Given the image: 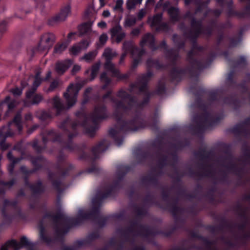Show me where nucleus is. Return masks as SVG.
<instances>
[{"label": "nucleus", "instance_id": "4c0bfd02", "mask_svg": "<svg viewBox=\"0 0 250 250\" xmlns=\"http://www.w3.org/2000/svg\"><path fill=\"white\" fill-rule=\"evenodd\" d=\"M167 156H163L158 161V165L161 167H163L167 165Z\"/></svg>", "mask_w": 250, "mask_h": 250}, {"label": "nucleus", "instance_id": "a19ab883", "mask_svg": "<svg viewBox=\"0 0 250 250\" xmlns=\"http://www.w3.org/2000/svg\"><path fill=\"white\" fill-rule=\"evenodd\" d=\"M20 162V159H17L16 161L11 162V163L7 166V170L10 174L13 173L15 166Z\"/></svg>", "mask_w": 250, "mask_h": 250}, {"label": "nucleus", "instance_id": "20e7f679", "mask_svg": "<svg viewBox=\"0 0 250 250\" xmlns=\"http://www.w3.org/2000/svg\"><path fill=\"white\" fill-rule=\"evenodd\" d=\"M191 236L202 241V244L201 246L195 247L197 250H218L216 248L213 247L216 244L215 241H211L207 237L202 236L194 232L192 233ZM223 242L228 247V248L225 250H230V249L238 248V245L237 243H233L230 240L223 241Z\"/></svg>", "mask_w": 250, "mask_h": 250}, {"label": "nucleus", "instance_id": "c9c22d12", "mask_svg": "<svg viewBox=\"0 0 250 250\" xmlns=\"http://www.w3.org/2000/svg\"><path fill=\"white\" fill-rule=\"evenodd\" d=\"M248 223L249 221H242L241 223L235 224L234 227H237L239 231L244 232Z\"/></svg>", "mask_w": 250, "mask_h": 250}, {"label": "nucleus", "instance_id": "37998d69", "mask_svg": "<svg viewBox=\"0 0 250 250\" xmlns=\"http://www.w3.org/2000/svg\"><path fill=\"white\" fill-rule=\"evenodd\" d=\"M66 48V45L65 43H62L57 45L55 48V51L57 53H61Z\"/></svg>", "mask_w": 250, "mask_h": 250}, {"label": "nucleus", "instance_id": "5fc2aeb1", "mask_svg": "<svg viewBox=\"0 0 250 250\" xmlns=\"http://www.w3.org/2000/svg\"><path fill=\"white\" fill-rule=\"evenodd\" d=\"M11 92L15 96H19L21 94L22 90L19 88H16L12 90Z\"/></svg>", "mask_w": 250, "mask_h": 250}, {"label": "nucleus", "instance_id": "ddd939ff", "mask_svg": "<svg viewBox=\"0 0 250 250\" xmlns=\"http://www.w3.org/2000/svg\"><path fill=\"white\" fill-rule=\"evenodd\" d=\"M71 13V7L67 5L61 10L60 14L53 18L49 21V24L53 25L56 23L64 21Z\"/></svg>", "mask_w": 250, "mask_h": 250}, {"label": "nucleus", "instance_id": "774afa93", "mask_svg": "<svg viewBox=\"0 0 250 250\" xmlns=\"http://www.w3.org/2000/svg\"><path fill=\"white\" fill-rule=\"evenodd\" d=\"M244 155L250 158V149H247L244 152Z\"/></svg>", "mask_w": 250, "mask_h": 250}, {"label": "nucleus", "instance_id": "bb28decb", "mask_svg": "<svg viewBox=\"0 0 250 250\" xmlns=\"http://www.w3.org/2000/svg\"><path fill=\"white\" fill-rule=\"evenodd\" d=\"M162 17V15L161 14H157L152 18H150L148 19V22L151 26L157 25L160 23Z\"/></svg>", "mask_w": 250, "mask_h": 250}, {"label": "nucleus", "instance_id": "c756f323", "mask_svg": "<svg viewBox=\"0 0 250 250\" xmlns=\"http://www.w3.org/2000/svg\"><path fill=\"white\" fill-rule=\"evenodd\" d=\"M197 155L201 157L203 159H210L213 155L212 151L206 152L204 149L201 150L197 153Z\"/></svg>", "mask_w": 250, "mask_h": 250}, {"label": "nucleus", "instance_id": "9b49d317", "mask_svg": "<svg viewBox=\"0 0 250 250\" xmlns=\"http://www.w3.org/2000/svg\"><path fill=\"white\" fill-rule=\"evenodd\" d=\"M153 197L151 195H147L145 199L144 205H133V210L134 213L136 214L137 217H143L147 215L148 213V208L146 206V205L152 204V201H153Z\"/></svg>", "mask_w": 250, "mask_h": 250}, {"label": "nucleus", "instance_id": "a878e982", "mask_svg": "<svg viewBox=\"0 0 250 250\" xmlns=\"http://www.w3.org/2000/svg\"><path fill=\"white\" fill-rule=\"evenodd\" d=\"M48 142H33L32 144L33 148L37 152H42L44 151L46 146V143Z\"/></svg>", "mask_w": 250, "mask_h": 250}, {"label": "nucleus", "instance_id": "5701e85b", "mask_svg": "<svg viewBox=\"0 0 250 250\" xmlns=\"http://www.w3.org/2000/svg\"><path fill=\"white\" fill-rule=\"evenodd\" d=\"M30 80H34L33 83V88L31 91H29L26 93L27 98H30L33 94L35 90L39 86L41 83V79L39 74H37L35 78L31 77L29 78Z\"/></svg>", "mask_w": 250, "mask_h": 250}, {"label": "nucleus", "instance_id": "72a5a7b5", "mask_svg": "<svg viewBox=\"0 0 250 250\" xmlns=\"http://www.w3.org/2000/svg\"><path fill=\"white\" fill-rule=\"evenodd\" d=\"M10 99V97L7 96L5 98L4 101L1 103L2 104H7L9 111L12 110L16 105V103L15 101L9 102Z\"/></svg>", "mask_w": 250, "mask_h": 250}, {"label": "nucleus", "instance_id": "b1692460", "mask_svg": "<svg viewBox=\"0 0 250 250\" xmlns=\"http://www.w3.org/2000/svg\"><path fill=\"white\" fill-rule=\"evenodd\" d=\"M153 145H157L158 144L159 145H162L163 143L165 142H153ZM168 143H173L171 145L174 146L176 151H179L183 149V146L185 145H188L190 142H167Z\"/></svg>", "mask_w": 250, "mask_h": 250}, {"label": "nucleus", "instance_id": "f3484780", "mask_svg": "<svg viewBox=\"0 0 250 250\" xmlns=\"http://www.w3.org/2000/svg\"><path fill=\"white\" fill-rule=\"evenodd\" d=\"M231 224L226 220H223L221 224L218 226H208L206 229L209 230L211 233H215L218 231L223 230L225 229H231Z\"/></svg>", "mask_w": 250, "mask_h": 250}, {"label": "nucleus", "instance_id": "e433bc0d", "mask_svg": "<svg viewBox=\"0 0 250 250\" xmlns=\"http://www.w3.org/2000/svg\"><path fill=\"white\" fill-rule=\"evenodd\" d=\"M100 63H98L95 65H93L91 69V77L92 79H93L96 76L97 72L100 68Z\"/></svg>", "mask_w": 250, "mask_h": 250}, {"label": "nucleus", "instance_id": "ea45409f", "mask_svg": "<svg viewBox=\"0 0 250 250\" xmlns=\"http://www.w3.org/2000/svg\"><path fill=\"white\" fill-rule=\"evenodd\" d=\"M16 182L15 179H12L10 181L4 182L3 181H0V184L5 187H7L9 188H11Z\"/></svg>", "mask_w": 250, "mask_h": 250}, {"label": "nucleus", "instance_id": "79ce46f5", "mask_svg": "<svg viewBox=\"0 0 250 250\" xmlns=\"http://www.w3.org/2000/svg\"><path fill=\"white\" fill-rule=\"evenodd\" d=\"M104 112V108H99L97 107L95 109V114L96 116L98 119L103 118V116H102V114Z\"/></svg>", "mask_w": 250, "mask_h": 250}, {"label": "nucleus", "instance_id": "4d7b16f0", "mask_svg": "<svg viewBox=\"0 0 250 250\" xmlns=\"http://www.w3.org/2000/svg\"><path fill=\"white\" fill-rule=\"evenodd\" d=\"M58 85V82L57 81H54L51 84L50 88H49V91H52L54 90L57 86Z\"/></svg>", "mask_w": 250, "mask_h": 250}, {"label": "nucleus", "instance_id": "e2e57ef3", "mask_svg": "<svg viewBox=\"0 0 250 250\" xmlns=\"http://www.w3.org/2000/svg\"><path fill=\"white\" fill-rule=\"evenodd\" d=\"M81 69V67L80 66L78 65H75L73 67V69H72V72L73 73H76L77 72L79 71Z\"/></svg>", "mask_w": 250, "mask_h": 250}, {"label": "nucleus", "instance_id": "dca6fc26", "mask_svg": "<svg viewBox=\"0 0 250 250\" xmlns=\"http://www.w3.org/2000/svg\"><path fill=\"white\" fill-rule=\"evenodd\" d=\"M111 38L117 42H120L125 36L120 26H116L110 30Z\"/></svg>", "mask_w": 250, "mask_h": 250}, {"label": "nucleus", "instance_id": "58836bf2", "mask_svg": "<svg viewBox=\"0 0 250 250\" xmlns=\"http://www.w3.org/2000/svg\"><path fill=\"white\" fill-rule=\"evenodd\" d=\"M240 212L239 213V217L242 220V221H249L248 217L247 215V210L245 209H241Z\"/></svg>", "mask_w": 250, "mask_h": 250}, {"label": "nucleus", "instance_id": "6e6552de", "mask_svg": "<svg viewBox=\"0 0 250 250\" xmlns=\"http://www.w3.org/2000/svg\"><path fill=\"white\" fill-rule=\"evenodd\" d=\"M133 154L139 164L142 163L152 158L151 149L141 146L134 147L133 149Z\"/></svg>", "mask_w": 250, "mask_h": 250}, {"label": "nucleus", "instance_id": "6ab92c4d", "mask_svg": "<svg viewBox=\"0 0 250 250\" xmlns=\"http://www.w3.org/2000/svg\"><path fill=\"white\" fill-rule=\"evenodd\" d=\"M89 42L86 41H83L82 42L74 45L72 46L70 52L73 55H77L82 50L85 49L89 46Z\"/></svg>", "mask_w": 250, "mask_h": 250}, {"label": "nucleus", "instance_id": "49530a36", "mask_svg": "<svg viewBox=\"0 0 250 250\" xmlns=\"http://www.w3.org/2000/svg\"><path fill=\"white\" fill-rule=\"evenodd\" d=\"M23 142H18V143L14 146L13 149L17 150L22 154L24 152V149L22 148V143Z\"/></svg>", "mask_w": 250, "mask_h": 250}, {"label": "nucleus", "instance_id": "bf43d9fd", "mask_svg": "<svg viewBox=\"0 0 250 250\" xmlns=\"http://www.w3.org/2000/svg\"><path fill=\"white\" fill-rule=\"evenodd\" d=\"M20 170H21V172L24 174V175H28V169L26 168V166H21L20 167Z\"/></svg>", "mask_w": 250, "mask_h": 250}, {"label": "nucleus", "instance_id": "2f4dec72", "mask_svg": "<svg viewBox=\"0 0 250 250\" xmlns=\"http://www.w3.org/2000/svg\"><path fill=\"white\" fill-rule=\"evenodd\" d=\"M154 41V37L150 34H146L143 38L141 44L144 45L145 44H151Z\"/></svg>", "mask_w": 250, "mask_h": 250}, {"label": "nucleus", "instance_id": "f03ea898", "mask_svg": "<svg viewBox=\"0 0 250 250\" xmlns=\"http://www.w3.org/2000/svg\"><path fill=\"white\" fill-rule=\"evenodd\" d=\"M60 146H62V143L65 142H58ZM67 144L63 148V149H66L70 152L77 151L82 152V155L79 157L80 160L91 162L92 166L80 172V174H93L97 175L101 173L102 169L98 167L94 161L99 159L104 152L109 148H119L124 143V142H98V143L90 150V154H87L86 152L87 147L85 145L78 146L76 145L75 142H66Z\"/></svg>", "mask_w": 250, "mask_h": 250}, {"label": "nucleus", "instance_id": "7c9ffc66", "mask_svg": "<svg viewBox=\"0 0 250 250\" xmlns=\"http://www.w3.org/2000/svg\"><path fill=\"white\" fill-rule=\"evenodd\" d=\"M97 54V51H94L89 52L81 58V60H84L86 62H88L94 59Z\"/></svg>", "mask_w": 250, "mask_h": 250}, {"label": "nucleus", "instance_id": "4be33fe9", "mask_svg": "<svg viewBox=\"0 0 250 250\" xmlns=\"http://www.w3.org/2000/svg\"><path fill=\"white\" fill-rule=\"evenodd\" d=\"M211 174V170L205 165H202L199 168V171L194 174H192V177L199 176L200 178L210 176Z\"/></svg>", "mask_w": 250, "mask_h": 250}, {"label": "nucleus", "instance_id": "f257e3e1", "mask_svg": "<svg viewBox=\"0 0 250 250\" xmlns=\"http://www.w3.org/2000/svg\"><path fill=\"white\" fill-rule=\"evenodd\" d=\"M69 167L63 171L62 167L58 166V171L56 173L48 172V178L51 181L53 187L58 191L57 205L59 212L54 215L47 212L44 214L43 219L46 218H51L54 225L55 238H52L45 235L44 228L42 225L41 227L40 238L47 246H51L57 242L63 243L65 235L72 227L79 226L87 220H92L96 222V225L100 228L104 227L109 219L108 216H104L100 213L101 207L104 200L114 196L124 185V178L125 175L131 170L130 166L119 165L116 167L115 174V180L113 183L108 181L102 183L98 188L96 195L92 199V207L90 210L80 208L78 214L76 217H70L65 214L62 208L61 204V195L68 186L62 183L64 178L68 175Z\"/></svg>", "mask_w": 250, "mask_h": 250}, {"label": "nucleus", "instance_id": "6e6d98bb", "mask_svg": "<svg viewBox=\"0 0 250 250\" xmlns=\"http://www.w3.org/2000/svg\"><path fill=\"white\" fill-rule=\"evenodd\" d=\"M28 178H29V175H24L23 179L24 181L25 186H28L29 188H30V185H32V184H31L29 183Z\"/></svg>", "mask_w": 250, "mask_h": 250}, {"label": "nucleus", "instance_id": "cd10ccee", "mask_svg": "<svg viewBox=\"0 0 250 250\" xmlns=\"http://www.w3.org/2000/svg\"><path fill=\"white\" fill-rule=\"evenodd\" d=\"M237 240L242 243V245L246 246L247 242L250 239V231L249 233H244L242 235L237 236Z\"/></svg>", "mask_w": 250, "mask_h": 250}, {"label": "nucleus", "instance_id": "13d9d810", "mask_svg": "<svg viewBox=\"0 0 250 250\" xmlns=\"http://www.w3.org/2000/svg\"><path fill=\"white\" fill-rule=\"evenodd\" d=\"M169 196V192L168 191L163 190L162 192V197L164 201H167Z\"/></svg>", "mask_w": 250, "mask_h": 250}, {"label": "nucleus", "instance_id": "c03bdc74", "mask_svg": "<svg viewBox=\"0 0 250 250\" xmlns=\"http://www.w3.org/2000/svg\"><path fill=\"white\" fill-rule=\"evenodd\" d=\"M124 1L123 0H117L116 3V5L114 8L115 10H119L120 11H123L122 6L123 4Z\"/></svg>", "mask_w": 250, "mask_h": 250}, {"label": "nucleus", "instance_id": "680f3d73", "mask_svg": "<svg viewBox=\"0 0 250 250\" xmlns=\"http://www.w3.org/2000/svg\"><path fill=\"white\" fill-rule=\"evenodd\" d=\"M227 167L229 169L231 170H235L237 168L236 165L233 163L230 164Z\"/></svg>", "mask_w": 250, "mask_h": 250}, {"label": "nucleus", "instance_id": "39448f33", "mask_svg": "<svg viewBox=\"0 0 250 250\" xmlns=\"http://www.w3.org/2000/svg\"><path fill=\"white\" fill-rule=\"evenodd\" d=\"M100 236V232L95 230L90 233L85 239L78 240L74 242L72 246H64L62 248V250H77L83 246L90 245L96 239Z\"/></svg>", "mask_w": 250, "mask_h": 250}, {"label": "nucleus", "instance_id": "09e8293b", "mask_svg": "<svg viewBox=\"0 0 250 250\" xmlns=\"http://www.w3.org/2000/svg\"><path fill=\"white\" fill-rule=\"evenodd\" d=\"M108 37L106 34H103L100 37L99 41L102 45H104L107 41Z\"/></svg>", "mask_w": 250, "mask_h": 250}, {"label": "nucleus", "instance_id": "f8f14e48", "mask_svg": "<svg viewBox=\"0 0 250 250\" xmlns=\"http://www.w3.org/2000/svg\"><path fill=\"white\" fill-rule=\"evenodd\" d=\"M115 51L112 50L110 48H106L103 53V56L106 59V62L105 64V68L110 71L113 75H116L118 70L115 68L114 65L109 60L116 55Z\"/></svg>", "mask_w": 250, "mask_h": 250}, {"label": "nucleus", "instance_id": "8fccbe9b", "mask_svg": "<svg viewBox=\"0 0 250 250\" xmlns=\"http://www.w3.org/2000/svg\"><path fill=\"white\" fill-rule=\"evenodd\" d=\"M135 23V20L127 18L125 21V26H131Z\"/></svg>", "mask_w": 250, "mask_h": 250}, {"label": "nucleus", "instance_id": "69168bd1", "mask_svg": "<svg viewBox=\"0 0 250 250\" xmlns=\"http://www.w3.org/2000/svg\"><path fill=\"white\" fill-rule=\"evenodd\" d=\"M98 26L101 28H104L106 27V24L104 21H101L98 23Z\"/></svg>", "mask_w": 250, "mask_h": 250}, {"label": "nucleus", "instance_id": "a211bd4d", "mask_svg": "<svg viewBox=\"0 0 250 250\" xmlns=\"http://www.w3.org/2000/svg\"><path fill=\"white\" fill-rule=\"evenodd\" d=\"M158 182V176L151 174L142 177L141 182L147 186H156Z\"/></svg>", "mask_w": 250, "mask_h": 250}, {"label": "nucleus", "instance_id": "3c124183", "mask_svg": "<svg viewBox=\"0 0 250 250\" xmlns=\"http://www.w3.org/2000/svg\"><path fill=\"white\" fill-rule=\"evenodd\" d=\"M135 5V0H127L126 1V6L128 9L133 8Z\"/></svg>", "mask_w": 250, "mask_h": 250}, {"label": "nucleus", "instance_id": "393cba45", "mask_svg": "<svg viewBox=\"0 0 250 250\" xmlns=\"http://www.w3.org/2000/svg\"><path fill=\"white\" fill-rule=\"evenodd\" d=\"M170 212L175 219V223H177L178 222L177 216L183 214L185 212V209L178 207L176 205H174L170 209Z\"/></svg>", "mask_w": 250, "mask_h": 250}, {"label": "nucleus", "instance_id": "a18cd8bd", "mask_svg": "<svg viewBox=\"0 0 250 250\" xmlns=\"http://www.w3.org/2000/svg\"><path fill=\"white\" fill-rule=\"evenodd\" d=\"M7 158L11 162L16 161L17 159H20V161H21L23 158L22 157H20L18 158H15L11 151L8 152L7 155Z\"/></svg>", "mask_w": 250, "mask_h": 250}, {"label": "nucleus", "instance_id": "aec40b11", "mask_svg": "<svg viewBox=\"0 0 250 250\" xmlns=\"http://www.w3.org/2000/svg\"><path fill=\"white\" fill-rule=\"evenodd\" d=\"M30 160L33 166L39 169L42 167V164H46L47 162L46 159L42 156L31 157Z\"/></svg>", "mask_w": 250, "mask_h": 250}, {"label": "nucleus", "instance_id": "338daca9", "mask_svg": "<svg viewBox=\"0 0 250 250\" xmlns=\"http://www.w3.org/2000/svg\"><path fill=\"white\" fill-rule=\"evenodd\" d=\"M39 170H40L39 169H38V168H36L35 167H34V168H33L32 169H30V170L28 169V175L29 176L30 174L34 173L36 172L37 171Z\"/></svg>", "mask_w": 250, "mask_h": 250}, {"label": "nucleus", "instance_id": "4468645a", "mask_svg": "<svg viewBox=\"0 0 250 250\" xmlns=\"http://www.w3.org/2000/svg\"><path fill=\"white\" fill-rule=\"evenodd\" d=\"M18 201L17 199H14L12 201H10L8 199H5L3 201V207L1 209L2 215L4 217H7V214L6 213V208L8 206H11L14 207L15 208H17L18 210V215L19 217L23 218L24 215L22 212L21 209L20 207H18Z\"/></svg>", "mask_w": 250, "mask_h": 250}, {"label": "nucleus", "instance_id": "473e14b6", "mask_svg": "<svg viewBox=\"0 0 250 250\" xmlns=\"http://www.w3.org/2000/svg\"><path fill=\"white\" fill-rule=\"evenodd\" d=\"M52 104L58 110H60L63 108V105L60 101V99L57 96L54 98L52 100Z\"/></svg>", "mask_w": 250, "mask_h": 250}, {"label": "nucleus", "instance_id": "423d86ee", "mask_svg": "<svg viewBox=\"0 0 250 250\" xmlns=\"http://www.w3.org/2000/svg\"><path fill=\"white\" fill-rule=\"evenodd\" d=\"M22 128L21 123V115L18 114L13 120V121L10 123L8 126L4 128L0 135L1 139H5L8 137L13 136L15 133L13 130L17 128L19 132H21Z\"/></svg>", "mask_w": 250, "mask_h": 250}, {"label": "nucleus", "instance_id": "2eb2a0df", "mask_svg": "<svg viewBox=\"0 0 250 250\" xmlns=\"http://www.w3.org/2000/svg\"><path fill=\"white\" fill-rule=\"evenodd\" d=\"M29 188L32 191L33 197L40 196L45 191V187L43 186L41 180H39L36 183L30 185Z\"/></svg>", "mask_w": 250, "mask_h": 250}, {"label": "nucleus", "instance_id": "864d4df0", "mask_svg": "<svg viewBox=\"0 0 250 250\" xmlns=\"http://www.w3.org/2000/svg\"><path fill=\"white\" fill-rule=\"evenodd\" d=\"M9 146L7 142H0V148L2 150H6Z\"/></svg>", "mask_w": 250, "mask_h": 250}, {"label": "nucleus", "instance_id": "052dcab7", "mask_svg": "<svg viewBox=\"0 0 250 250\" xmlns=\"http://www.w3.org/2000/svg\"><path fill=\"white\" fill-rule=\"evenodd\" d=\"M25 195V192L22 188H21L17 195V197L19 198L21 196H24Z\"/></svg>", "mask_w": 250, "mask_h": 250}, {"label": "nucleus", "instance_id": "603ef678", "mask_svg": "<svg viewBox=\"0 0 250 250\" xmlns=\"http://www.w3.org/2000/svg\"><path fill=\"white\" fill-rule=\"evenodd\" d=\"M125 215V211H122L119 213H116L114 215V217L118 220H123Z\"/></svg>", "mask_w": 250, "mask_h": 250}, {"label": "nucleus", "instance_id": "1a4fd4ad", "mask_svg": "<svg viewBox=\"0 0 250 250\" xmlns=\"http://www.w3.org/2000/svg\"><path fill=\"white\" fill-rule=\"evenodd\" d=\"M79 89L78 84H71L67 88L66 92L64 93V97L67 103L68 108H70L76 103V96Z\"/></svg>", "mask_w": 250, "mask_h": 250}, {"label": "nucleus", "instance_id": "0eeeda50", "mask_svg": "<svg viewBox=\"0 0 250 250\" xmlns=\"http://www.w3.org/2000/svg\"><path fill=\"white\" fill-rule=\"evenodd\" d=\"M37 243H33L28 240L25 236H22L20 239V242H18L16 240L12 239L7 241L5 243L6 248H13L15 250H19L22 248H29V250H35L34 248Z\"/></svg>", "mask_w": 250, "mask_h": 250}, {"label": "nucleus", "instance_id": "0e129e2a", "mask_svg": "<svg viewBox=\"0 0 250 250\" xmlns=\"http://www.w3.org/2000/svg\"><path fill=\"white\" fill-rule=\"evenodd\" d=\"M101 80L102 81H104L105 82H108V80L106 77V73H103V74H102V75L101 76Z\"/></svg>", "mask_w": 250, "mask_h": 250}, {"label": "nucleus", "instance_id": "412c9836", "mask_svg": "<svg viewBox=\"0 0 250 250\" xmlns=\"http://www.w3.org/2000/svg\"><path fill=\"white\" fill-rule=\"evenodd\" d=\"M72 64V62L70 60H66L65 61L59 62L57 63L56 70L59 74H63Z\"/></svg>", "mask_w": 250, "mask_h": 250}, {"label": "nucleus", "instance_id": "9d476101", "mask_svg": "<svg viewBox=\"0 0 250 250\" xmlns=\"http://www.w3.org/2000/svg\"><path fill=\"white\" fill-rule=\"evenodd\" d=\"M55 40L54 35L51 33L43 34L41 38L38 46V50L42 52L48 50L53 45Z\"/></svg>", "mask_w": 250, "mask_h": 250}, {"label": "nucleus", "instance_id": "de8ad7c7", "mask_svg": "<svg viewBox=\"0 0 250 250\" xmlns=\"http://www.w3.org/2000/svg\"><path fill=\"white\" fill-rule=\"evenodd\" d=\"M42 96L40 94H37L33 96L32 100V104L39 103L42 100Z\"/></svg>", "mask_w": 250, "mask_h": 250}, {"label": "nucleus", "instance_id": "f704fd0d", "mask_svg": "<svg viewBox=\"0 0 250 250\" xmlns=\"http://www.w3.org/2000/svg\"><path fill=\"white\" fill-rule=\"evenodd\" d=\"M81 33L84 34L91 30V25L89 23H84L82 24L80 27Z\"/></svg>", "mask_w": 250, "mask_h": 250}, {"label": "nucleus", "instance_id": "7ed1b4c3", "mask_svg": "<svg viewBox=\"0 0 250 250\" xmlns=\"http://www.w3.org/2000/svg\"><path fill=\"white\" fill-rule=\"evenodd\" d=\"M116 232L125 242L129 241L130 237L134 239L137 236L147 237L159 234L153 227L142 225L138 220L131 221L129 227H118L116 229Z\"/></svg>", "mask_w": 250, "mask_h": 250}, {"label": "nucleus", "instance_id": "c85d7f7f", "mask_svg": "<svg viewBox=\"0 0 250 250\" xmlns=\"http://www.w3.org/2000/svg\"><path fill=\"white\" fill-rule=\"evenodd\" d=\"M167 12L173 21L178 19V9L176 7H170L167 9Z\"/></svg>", "mask_w": 250, "mask_h": 250}]
</instances>
